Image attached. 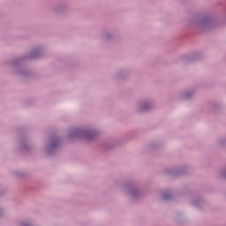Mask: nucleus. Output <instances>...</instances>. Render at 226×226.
Masks as SVG:
<instances>
[{"label":"nucleus","mask_w":226,"mask_h":226,"mask_svg":"<svg viewBox=\"0 0 226 226\" xmlns=\"http://www.w3.org/2000/svg\"><path fill=\"white\" fill-rule=\"evenodd\" d=\"M125 188L127 190L128 195L132 199V200H139L144 197V190L140 185L134 183L125 184Z\"/></svg>","instance_id":"f257e3e1"},{"label":"nucleus","mask_w":226,"mask_h":226,"mask_svg":"<svg viewBox=\"0 0 226 226\" xmlns=\"http://www.w3.org/2000/svg\"><path fill=\"white\" fill-rule=\"evenodd\" d=\"M63 146V142H52L48 143L44 148L46 156H54L59 147Z\"/></svg>","instance_id":"f03ea898"},{"label":"nucleus","mask_w":226,"mask_h":226,"mask_svg":"<svg viewBox=\"0 0 226 226\" xmlns=\"http://www.w3.org/2000/svg\"><path fill=\"white\" fill-rule=\"evenodd\" d=\"M188 166H181L180 168L166 170L165 173L171 177H177V176H185V174H188Z\"/></svg>","instance_id":"7ed1b4c3"},{"label":"nucleus","mask_w":226,"mask_h":226,"mask_svg":"<svg viewBox=\"0 0 226 226\" xmlns=\"http://www.w3.org/2000/svg\"><path fill=\"white\" fill-rule=\"evenodd\" d=\"M119 144L121 143L101 142L99 144V147L102 153H107V151H112V149H117V147H119Z\"/></svg>","instance_id":"20e7f679"},{"label":"nucleus","mask_w":226,"mask_h":226,"mask_svg":"<svg viewBox=\"0 0 226 226\" xmlns=\"http://www.w3.org/2000/svg\"><path fill=\"white\" fill-rule=\"evenodd\" d=\"M192 204L198 209H202L206 206V201L202 198H195L192 200Z\"/></svg>","instance_id":"39448f33"},{"label":"nucleus","mask_w":226,"mask_h":226,"mask_svg":"<svg viewBox=\"0 0 226 226\" xmlns=\"http://www.w3.org/2000/svg\"><path fill=\"white\" fill-rule=\"evenodd\" d=\"M162 200H172L174 199V194L172 193V190L168 189L166 192L162 193Z\"/></svg>","instance_id":"423d86ee"},{"label":"nucleus","mask_w":226,"mask_h":226,"mask_svg":"<svg viewBox=\"0 0 226 226\" xmlns=\"http://www.w3.org/2000/svg\"><path fill=\"white\" fill-rule=\"evenodd\" d=\"M19 147H20L21 151H31V147L29 146V143H27V142L20 143Z\"/></svg>","instance_id":"0eeeda50"},{"label":"nucleus","mask_w":226,"mask_h":226,"mask_svg":"<svg viewBox=\"0 0 226 226\" xmlns=\"http://www.w3.org/2000/svg\"><path fill=\"white\" fill-rule=\"evenodd\" d=\"M3 213H4V210L3 208H0V216H3Z\"/></svg>","instance_id":"6e6552de"},{"label":"nucleus","mask_w":226,"mask_h":226,"mask_svg":"<svg viewBox=\"0 0 226 226\" xmlns=\"http://www.w3.org/2000/svg\"><path fill=\"white\" fill-rule=\"evenodd\" d=\"M226 143H221V147H223Z\"/></svg>","instance_id":"1a4fd4ad"},{"label":"nucleus","mask_w":226,"mask_h":226,"mask_svg":"<svg viewBox=\"0 0 226 226\" xmlns=\"http://www.w3.org/2000/svg\"><path fill=\"white\" fill-rule=\"evenodd\" d=\"M152 147H154V145H152Z\"/></svg>","instance_id":"9d476101"}]
</instances>
